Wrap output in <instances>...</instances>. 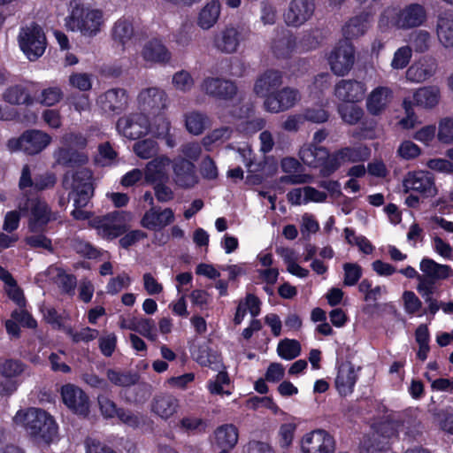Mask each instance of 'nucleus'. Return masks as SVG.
Returning <instances> with one entry per match:
<instances>
[{
    "mask_svg": "<svg viewBox=\"0 0 453 453\" xmlns=\"http://www.w3.org/2000/svg\"><path fill=\"white\" fill-rule=\"evenodd\" d=\"M301 160L313 168H319L323 176H328L332 173L326 172L331 155L325 147L313 143L304 144L299 151Z\"/></svg>",
    "mask_w": 453,
    "mask_h": 453,
    "instance_id": "nucleus-19",
    "label": "nucleus"
},
{
    "mask_svg": "<svg viewBox=\"0 0 453 453\" xmlns=\"http://www.w3.org/2000/svg\"><path fill=\"white\" fill-rule=\"evenodd\" d=\"M107 22L105 12L90 4L71 2L65 27L68 31L92 39L101 34Z\"/></svg>",
    "mask_w": 453,
    "mask_h": 453,
    "instance_id": "nucleus-1",
    "label": "nucleus"
},
{
    "mask_svg": "<svg viewBox=\"0 0 453 453\" xmlns=\"http://www.w3.org/2000/svg\"><path fill=\"white\" fill-rule=\"evenodd\" d=\"M232 132V129L227 127L216 128L203 138V146L210 151L227 141L231 137Z\"/></svg>",
    "mask_w": 453,
    "mask_h": 453,
    "instance_id": "nucleus-48",
    "label": "nucleus"
},
{
    "mask_svg": "<svg viewBox=\"0 0 453 453\" xmlns=\"http://www.w3.org/2000/svg\"><path fill=\"white\" fill-rule=\"evenodd\" d=\"M296 430V424L294 422H287L280 426L278 432V441L282 449H288L294 440Z\"/></svg>",
    "mask_w": 453,
    "mask_h": 453,
    "instance_id": "nucleus-59",
    "label": "nucleus"
},
{
    "mask_svg": "<svg viewBox=\"0 0 453 453\" xmlns=\"http://www.w3.org/2000/svg\"><path fill=\"white\" fill-rule=\"evenodd\" d=\"M437 71V62L431 57H423L414 62L406 72V78L415 83H421L433 77Z\"/></svg>",
    "mask_w": 453,
    "mask_h": 453,
    "instance_id": "nucleus-34",
    "label": "nucleus"
},
{
    "mask_svg": "<svg viewBox=\"0 0 453 453\" xmlns=\"http://www.w3.org/2000/svg\"><path fill=\"white\" fill-rule=\"evenodd\" d=\"M419 269L427 278L433 280H446L452 273L449 265L439 264L428 257L421 260Z\"/></svg>",
    "mask_w": 453,
    "mask_h": 453,
    "instance_id": "nucleus-44",
    "label": "nucleus"
},
{
    "mask_svg": "<svg viewBox=\"0 0 453 453\" xmlns=\"http://www.w3.org/2000/svg\"><path fill=\"white\" fill-rule=\"evenodd\" d=\"M173 180L183 188H190L198 182L195 165L184 157H178L173 163Z\"/></svg>",
    "mask_w": 453,
    "mask_h": 453,
    "instance_id": "nucleus-25",
    "label": "nucleus"
},
{
    "mask_svg": "<svg viewBox=\"0 0 453 453\" xmlns=\"http://www.w3.org/2000/svg\"><path fill=\"white\" fill-rule=\"evenodd\" d=\"M434 31L444 49L453 48V11H445L437 16Z\"/></svg>",
    "mask_w": 453,
    "mask_h": 453,
    "instance_id": "nucleus-35",
    "label": "nucleus"
},
{
    "mask_svg": "<svg viewBox=\"0 0 453 453\" xmlns=\"http://www.w3.org/2000/svg\"><path fill=\"white\" fill-rule=\"evenodd\" d=\"M412 56V50L410 46H402L398 48L393 56L391 60V67L395 70H401L405 68Z\"/></svg>",
    "mask_w": 453,
    "mask_h": 453,
    "instance_id": "nucleus-60",
    "label": "nucleus"
},
{
    "mask_svg": "<svg viewBox=\"0 0 453 453\" xmlns=\"http://www.w3.org/2000/svg\"><path fill=\"white\" fill-rule=\"evenodd\" d=\"M12 421L16 426L24 427L35 439L46 443L52 441L58 434V426L53 418L41 409L19 410Z\"/></svg>",
    "mask_w": 453,
    "mask_h": 453,
    "instance_id": "nucleus-3",
    "label": "nucleus"
},
{
    "mask_svg": "<svg viewBox=\"0 0 453 453\" xmlns=\"http://www.w3.org/2000/svg\"><path fill=\"white\" fill-rule=\"evenodd\" d=\"M393 100V91L388 87L373 88L366 97V110L372 116L382 114Z\"/></svg>",
    "mask_w": 453,
    "mask_h": 453,
    "instance_id": "nucleus-32",
    "label": "nucleus"
},
{
    "mask_svg": "<svg viewBox=\"0 0 453 453\" xmlns=\"http://www.w3.org/2000/svg\"><path fill=\"white\" fill-rule=\"evenodd\" d=\"M344 235L348 243L351 245H357L359 250L362 251L363 253L371 254L372 252L373 247L368 241V239L365 238V236L356 235L355 232L348 227L344 229Z\"/></svg>",
    "mask_w": 453,
    "mask_h": 453,
    "instance_id": "nucleus-62",
    "label": "nucleus"
},
{
    "mask_svg": "<svg viewBox=\"0 0 453 453\" xmlns=\"http://www.w3.org/2000/svg\"><path fill=\"white\" fill-rule=\"evenodd\" d=\"M71 88L80 91H88L92 88V75L87 73H73L68 78Z\"/></svg>",
    "mask_w": 453,
    "mask_h": 453,
    "instance_id": "nucleus-61",
    "label": "nucleus"
},
{
    "mask_svg": "<svg viewBox=\"0 0 453 453\" xmlns=\"http://www.w3.org/2000/svg\"><path fill=\"white\" fill-rule=\"evenodd\" d=\"M217 444L222 449H233L238 441V431L234 425H223L215 431Z\"/></svg>",
    "mask_w": 453,
    "mask_h": 453,
    "instance_id": "nucleus-47",
    "label": "nucleus"
},
{
    "mask_svg": "<svg viewBox=\"0 0 453 453\" xmlns=\"http://www.w3.org/2000/svg\"><path fill=\"white\" fill-rule=\"evenodd\" d=\"M335 449L334 436L324 429L306 433L300 441L302 453H334Z\"/></svg>",
    "mask_w": 453,
    "mask_h": 453,
    "instance_id": "nucleus-11",
    "label": "nucleus"
},
{
    "mask_svg": "<svg viewBox=\"0 0 453 453\" xmlns=\"http://www.w3.org/2000/svg\"><path fill=\"white\" fill-rule=\"evenodd\" d=\"M158 150V143L150 138L141 140L134 144V153L143 159L153 157L157 154Z\"/></svg>",
    "mask_w": 453,
    "mask_h": 453,
    "instance_id": "nucleus-50",
    "label": "nucleus"
},
{
    "mask_svg": "<svg viewBox=\"0 0 453 453\" xmlns=\"http://www.w3.org/2000/svg\"><path fill=\"white\" fill-rule=\"evenodd\" d=\"M191 355L194 360L202 366L210 367L215 371L219 370L222 366L220 357L207 342L194 346Z\"/></svg>",
    "mask_w": 453,
    "mask_h": 453,
    "instance_id": "nucleus-40",
    "label": "nucleus"
},
{
    "mask_svg": "<svg viewBox=\"0 0 453 453\" xmlns=\"http://www.w3.org/2000/svg\"><path fill=\"white\" fill-rule=\"evenodd\" d=\"M48 277L50 280L56 283L63 292H73L76 286V279L70 274H66L61 268L51 265L45 273L37 275V281H43V278Z\"/></svg>",
    "mask_w": 453,
    "mask_h": 453,
    "instance_id": "nucleus-41",
    "label": "nucleus"
},
{
    "mask_svg": "<svg viewBox=\"0 0 453 453\" xmlns=\"http://www.w3.org/2000/svg\"><path fill=\"white\" fill-rule=\"evenodd\" d=\"M173 161L166 155H159L150 161L144 170L145 180L148 183H165L169 178V169Z\"/></svg>",
    "mask_w": 453,
    "mask_h": 453,
    "instance_id": "nucleus-29",
    "label": "nucleus"
},
{
    "mask_svg": "<svg viewBox=\"0 0 453 453\" xmlns=\"http://www.w3.org/2000/svg\"><path fill=\"white\" fill-rule=\"evenodd\" d=\"M301 100V93L292 87L277 89L264 100L263 105L266 111L279 113L293 108Z\"/></svg>",
    "mask_w": 453,
    "mask_h": 453,
    "instance_id": "nucleus-13",
    "label": "nucleus"
},
{
    "mask_svg": "<svg viewBox=\"0 0 453 453\" xmlns=\"http://www.w3.org/2000/svg\"><path fill=\"white\" fill-rule=\"evenodd\" d=\"M368 157L369 150L366 147L343 148L331 155L326 172L333 173L343 163L363 161Z\"/></svg>",
    "mask_w": 453,
    "mask_h": 453,
    "instance_id": "nucleus-30",
    "label": "nucleus"
},
{
    "mask_svg": "<svg viewBox=\"0 0 453 453\" xmlns=\"http://www.w3.org/2000/svg\"><path fill=\"white\" fill-rule=\"evenodd\" d=\"M64 331L68 334L72 341L75 343L78 342H89L98 336V331L90 327H82L80 331H73L70 326L65 327Z\"/></svg>",
    "mask_w": 453,
    "mask_h": 453,
    "instance_id": "nucleus-57",
    "label": "nucleus"
},
{
    "mask_svg": "<svg viewBox=\"0 0 453 453\" xmlns=\"http://www.w3.org/2000/svg\"><path fill=\"white\" fill-rule=\"evenodd\" d=\"M368 15H360L350 19L343 27L342 33L345 41L364 35L370 27Z\"/></svg>",
    "mask_w": 453,
    "mask_h": 453,
    "instance_id": "nucleus-46",
    "label": "nucleus"
},
{
    "mask_svg": "<svg viewBox=\"0 0 453 453\" xmlns=\"http://www.w3.org/2000/svg\"><path fill=\"white\" fill-rule=\"evenodd\" d=\"M432 42L431 34L427 30H415L410 35V43L411 50L416 52H426L430 49Z\"/></svg>",
    "mask_w": 453,
    "mask_h": 453,
    "instance_id": "nucleus-49",
    "label": "nucleus"
},
{
    "mask_svg": "<svg viewBox=\"0 0 453 453\" xmlns=\"http://www.w3.org/2000/svg\"><path fill=\"white\" fill-rule=\"evenodd\" d=\"M19 44L30 61H35L43 55L47 46L46 36L42 27L31 24L19 31Z\"/></svg>",
    "mask_w": 453,
    "mask_h": 453,
    "instance_id": "nucleus-7",
    "label": "nucleus"
},
{
    "mask_svg": "<svg viewBox=\"0 0 453 453\" xmlns=\"http://www.w3.org/2000/svg\"><path fill=\"white\" fill-rule=\"evenodd\" d=\"M366 85L357 80H341L334 87V96L342 102L357 103L364 99Z\"/></svg>",
    "mask_w": 453,
    "mask_h": 453,
    "instance_id": "nucleus-23",
    "label": "nucleus"
},
{
    "mask_svg": "<svg viewBox=\"0 0 453 453\" xmlns=\"http://www.w3.org/2000/svg\"><path fill=\"white\" fill-rule=\"evenodd\" d=\"M87 145V139L81 133L67 132L60 138V146L53 152L58 165L75 167L88 162V156L80 151Z\"/></svg>",
    "mask_w": 453,
    "mask_h": 453,
    "instance_id": "nucleus-5",
    "label": "nucleus"
},
{
    "mask_svg": "<svg viewBox=\"0 0 453 453\" xmlns=\"http://www.w3.org/2000/svg\"><path fill=\"white\" fill-rule=\"evenodd\" d=\"M35 88L33 84H16L8 87L2 94L4 102L12 105H32L36 98L34 96Z\"/></svg>",
    "mask_w": 453,
    "mask_h": 453,
    "instance_id": "nucleus-27",
    "label": "nucleus"
},
{
    "mask_svg": "<svg viewBox=\"0 0 453 453\" xmlns=\"http://www.w3.org/2000/svg\"><path fill=\"white\" fill-rule=\"evenodd\" d=\"M98 403L101 412L105 418H113L117 416L123 423L130 426H139L140 419L136 415L130 411L118 410L115 403L106 396H99Z\"/></svg>",
    "mask_w": 453,
    "mask_h": 453,
    "instance_id": "nucleus-39",
    "label": "nucleus"
},
{
    "mask_svg": "<svg viewBox=\"0 0 453 453\" xmlns=\"http://www.w3.org/2000/svg\"><path fill=\"white\" fill-rule=\"evenodd\" d=\"M91 179L92 173L87 168H81L75 173L68 172L65 175L64 185L66 188L72 189V198L76 207L72 214L76 219H85L88 217V211L81 208L88 204L93 196Z\"/></svg>",
    "mask_w": 453,
    "mask_h": 453,
    "instance_id": "nucleus-4",
    "label": "nucleus"
},
{
    "mask_svg": "<svg viewBox=\"0 0 453 453\" xmlns=\"http://www.w3.org/2000/svg\"><path fill=\"white\" fill-rule=\"evenodd\" d=\"M132 219V214L127 211H116L104 217H96L90 220L98 235L104 239H115L127 228V223Z\"/></svg>",
    "mask_w": 453,
    "mask_h": 453,
    "instance_id": "nucleus-8",
    "label": "nucleus"
},
{
    "mask_svg": "<svg viewBox=\"0 0 453 453\" xmlns=\"http://www.w3.org/2000/svg\"><path fill=\"white\" fill-rule=\"evenodd\" d=\"M230 383V379L226 372L219 371L214 380L208 382V390L214 395H231V391L226 388Z\"/></svg>",
    "mask_w": 453,
    "mask_h": 453,
    "instance_id": "nucleus-53",
    "label": "nucleus"
},
{
    "mask_svg": "<svg viewBox=\"0 0 453 453\" xmlns=\"http://www.w3.org/2000/svg\"><path fill=\"white\" fill-rule=\"evenodd\" d=\"M187 131L194 135L201 134L211 125L210 118L202 111H190L184 114Z\"/></svg>",
    "mask_w": 453,
    "mask_h": 453,
    "instance_id": "nucleus-45",
    "label": "nucleus"
},
{
    "mask_svg": "<svg viewBox=\"0 0 453 453\" xmlns=\"http://www.w3.org/2000/svg\"><path fill=\"white\" fill-rule=\"evenodd\" d=\"M247 31L240 26L225 27L214 39V46L220 52L232 54L237 51L242 41L246 38Z\"/></svg>",
    "mask_w": 453,
    "mask_h": 453,
    "instance_id": "nucleus-15",
    "label": "nucleus"
},
{
    "mask_svg": "<svg viewBox=\"0 0 453 453\" xmlns=\"http://www.w3.org/2000/svg\"><path fill=\"white\" fill-rule=\"evenodd\" d=\"M221 12V4L218 0L207 2L199 11L197 26L203 30H209L218 22Z\"/></svg>",
    "mask_w": 453,
    "mask_h": 453,
    "instance_id": "nucleus-42",
    "label": "nucleus"
},
{
    "mask_svg": "<svg viewBox=\"0 0 453 453\" xmlns=\"http://www.w3.org/2000/svg\"><path fill=\"white\" fill-rule=\"evenodd\" d=\"M128 98L124 89L113 88L101 95L97 104L106 113L119 114L127 106Z\"/></svg>",
    "mask_w": 453,
    "mask_h": 453,
    "instance_id": "nucleus-31",
    "label": "nucleus"
},
{
    "mask_svg": "<svg viewBox=\"0 0 453 453\" xmlns=\"http://www.w3.org/2000/svg\"><path fill=\"white\" fill-rule=\"evenodd\" d=\"M437 139L443 144H453V118L445 117L439 120Z\"/></svg>",
    "mask_w": 453,
    "mask_h": 453,
    "instance_id": "nucleus-54",
    "label": "nucleus"
},
{
    "mask_svg": "<svg viewBox=\"0 0 453 453\" xmlns=\"http://www.w3.org/2000/svg\"><path fill=\"white\" fill-rule=\"evenodd\" d=\"M358 378V368H356L351 363H342L338 367L337 376L335 378V387L342 395H349Z\"/></svg>",
    "mask_w": 453,
    "mask_h": 453,
    "instance_id": "nucleus-36",
    "label": "nucleus"
},
{
    "mask_svg": "<svg viewBox=\"0 0 453 453\" xmlns=\"http://www.w3.org/2000/svg\"><path fill=\"white\" fill-rule=\"evenodd\" d=\"M64 403L80 415H86L88 411V399L87 395L77 386L66 384L61 388Z\"/></svg>",
    "mask_w": 453,
    "mask_h": 453,
    "instance_id": "nucleus-28",
    "label": "nucleus"
},
{
    "mask_svg": "<svg viewBox=\"0 0 453 453\" xmlns=\"http://www.w3.org/2000/svg\"><path fill=\"white\" fill-rule=\"evenodd\" d=\"M174 219L175 216L172 209L151 207L142 217L140 225L150 231L158 232L172 224Z\"/></svg>",
    "mask_w": 453,
    "mask_h": 453,
    "instance_id": "nucleus-20",
    "label": "nucleus"
},
{
    "mask_svg": "<svg viewBox=\"0 0 453 453\" xmlns=\"http://www.w3.org/2000/svg\"><path fill=\"white\" fill-rule=\"evenodd\" d=\"M63 96V91L59 87H49L41 91L35 101L45 106H53L61 101Z\"/></svg>",
    "mask_w": 453,
    "mask_h": 453,
    "instance_id": "nucleus-56",
    "label": "nucleus"
},
{
    "mask_svg": "<svg viewBox=\"0 0 453 453\" xmlns=\"http://www.w3.org/2000/svg\"><path fill=\"white\" fill-rule=\"evenodd\" d=\"M51 136L44 131L29 129L23 132L18 138L8 142V148L20 150L27 155H36L45 150L51 142Z\"/></svg>",
    "mask_w": 453,
    "mask_h": 453,
    "instance_id": "nucleus-9",
    "label": "nucleus"
},
{
    "mask_svg": "<svg viewBox=\"0 0 453 453\" xmlns=\"http://www.w3.org/2000/svg\"><path fill=\"white\" fill-rule=\"evenodd\" d=\"M296 41L291 36H284L273 44V51L277 58H287L294 50Z\"/></svg>",
    "mask_w": 453,
    "mask_h": 453,
    "instance_id": "nucleus-63",
    "label": "nucleus"
},
{
    "mask_svg": "<svg viewBox=\"0 0 453 453\" xmlns=\"http://www.w3.org/2000/svg\"><path fill=\"white\" fill-rule=\"evenodd\" d=\"M441 98V88L436 85L418 88L413 93L414 104L425 110L435 108L440 104Z\"/></svg>",
    "mask_w": 453,
    "mask_h": 453,
    "instance_id": "nucleus-38",
    "label": "nucleus"
},
{
    "mask_svg": "<svg viewBox=\"0 0 453 453\" xmlns=\"http://www.w3.org/2000/svg\"><path fill=\"white\" fill-rule=\"evenodd\" d=\"M199 88L204 95L223 101L232 100L237 94V87L234 81L219 77H205Z\"/></svg>",
    "mask_w": 453,
    "mask_h": 453,
    "instance_id": "nucleus-14",
    "label": "nucleus"
},
{
    "mask_svg": "<svg viewBox=\"0 0 453 453\" xmlns=\"http://www.w3.org/2000/svg\"><path fill=\"white\" fill-rule=\"evenodd\" d=\"M282 73L276 70H266L261 73L254 83L253 91L264 100L273 94L282 84Z\"/></svg>",
    "mask_w": 453,
    "mask_h": 453,
    "instance_id": "nucleus-33",
    "label": "nucleus"
},
{
    "mask_svg": "<svg viewBox=\"0 0 453 453\" xmlns=\"http://www.w3.org/2000/svg\"><path fill=\"white\" fill-rule=\"evenodd\" d=\"M26 365L13 359H6L0 363V373L7 381L2 382L0 385V394L11 395L18 388L19 383L16 380L23 372H25Z\"/></svg>",
    "mask_w": 453,
    "mask_h": 453,
    "instance_id": "nucleus-21",
    "label": "nucleus"
},
{
    "mask_svg": "<svg viewBox=\"0 0 453 453\" xmlns=\"http://www.w3.org/2000/svg\"><path fill=\"white\" fill-rule=\"evenodd\" d=\"M139 108L143 111L159 112L167 106V94L158 88L142 89L137 97Z\"/></svg>",
    "mask_w": 453,
    "mask_h": 453,
    "instance_id": "nucleus-22",
    "label": "nucleus"
},
{
    "mask_svg": "<svg viewBox=\"0 0 453 453\" xmlns=\"http://www.w3.org/2000/svg\"><path fill=\"white\" fill-rule=\"evenodd\" d=\"M24 242L33 249H43L49 251L53 250L51 240L44 234V232H38L36 234L28 232Z\"/></svg>",
    "mask_w": 453,
    "mask_h": 453,
    "instance_id": "nucleus-58",
    "label": "nucleus"
},
{
    "mask_svg": "<svg viewBox=\"0 0 453 453\" xmlns=\"http://www.w3.org/2000/svg\"><path fill=\"white\" fill-rule=\"evenodd\" d=\"M403 432L404 426L396 422L383 423L380 430L373 431L371 434L363 437L360 442L361 453H372L374 451L384 450L388 445V441L391 437Z\"/></svg>",
    "mask_w": 453,
    "mask_h": 453,
    "instance_id": "nucleus-10",
    "label": "nucleus"
},
{
    "mask_svg": "<svg viewBox=\"0 0 453 453\" xmlns=\"http://www.w3.org/2000/svg\"><path fill=\"white\" fill-rule=\"evenodd\" d=\"M278 355L286 360H292L301 352V345L296 340L284 339L277 347Z\"/></svg>",
    "mask_w": 453,
    "mask_h": 453,
    "instance_id": "nucleus-52",
    "label": "nucleus"
},
{
    "mask_svg": "<svg viewBox=\"0 0 453 453\" xmlns=\"http://www.w3.org/2000/svg\"><path fill=\"white\" fill-rule=\"evenodd\" d=\"M111 37L113 46L121 50L131 47L134 39L133 22L126 18H120L111 27Z\"/></svg>",
    "mask_w": 453,
    "mask_h": 453,
    "instance_id": "nucleus-26",
    "label": "nucleus"
},
{
    "mask_svg": "<svg viewBox=\"0 0 453 453\" xmlns=\"http://www.w3.org/2000/svg\"><path fill=\"white\" fill-rule=\"evenodd\" d=\"M172 85L174 89L182 93H188L194 88L195 80L189 72L186 70H180L173 75Z\"/></svg>",
    "mask_w": 453,
    "mask_h": 453,
    "instance_id": "nucleus-51",
    "label": "nucleus"
},
{
    "mask_svg": "<svg viewBox=\"0 0 453 453\" xmlns=\"http://www.w3.org/2000/svg\"><path fill=\"white\" fill-rule=\"evenodd\" d=\"M171 122L165 114H157L150 122L149 132L158 139L165 142L168 148H174L177 145L176 136L171 132Z\"/></svg>",
    "mask_w": 453,
    "mask_h": 453,
    "instance_id": "nucleus-37",
    "label": "nucleus"
},
{
    "mask_svg": "<svg viewBox=\"0 0 453 453\" xmlns=\"http://www.w3.org/2000/svg\"><path fill=\"white\" fill-rule=\"evenodd\" d=\"M405 192L415 191L425 196H432L436 193L434 178L426 171H414L406 174L403 180Z\"/></svg>",
    "mask_w": 453,
    "mask_h": 453,
    "instance_id": "nucleus-18",
    "label": "nucleus"
},
{
    "mask_svg": "<svg viewBox=\"0 0 453 453\" xmlns=\"http://www.w3.org/2000/svg\"><path fill=\"white\" fill-rule=\"evenodd\" d=\"M140 54L143 61L150 65H165L172 59L171 51L162 40L158 38H152L147 41L143 44Z\"/></svg>",
    "mask_w": 453,
    "mask_h": 453,
    "instance_id": "nucleus-24",
    "label": "nucleus"
},
{
    "mask_svg": "<svg viewBox=\"0 0 453 453\" xmlns=\"http://www.w3.org/2000/svg\"><path fill=\"white\" fill-rule=\"evenodd\" d=\"M339 114L344 122L354 125L357 123L364 115V111L357 105H341L338 108Z\"/></svg>",
    "mask_w": 453,
    "mask_h": 453,
    "instance_id": "nucleus-64",
    "label": "nucleus"
},
{
    "mask_svg": "<svg viewBox=\"0 0 453 453\" xmlns=\"http://www.w3.org/2000/svg\"><path fill=\"white\" fill-rule=\"evenodd\" d=\"M314 11V0H291L284 13V20L288 26L298 27L311 19Z\"/></svg>",
    "mask_w": 453,
    "mask_h": 453,
    "instance_id": "nucleus-16",
    "label": "nucleus"
},
{
    "mask_svg": "<svg viewBox=\"0 0 453 453\" xmlns=\"http://www.w3.org/2000/svg\"><path fill=\"white\" fill-rule=\"evenodd\" d=\"M428 14L426 7L418 3L401 5H390L380 13L378 27L387 32L391 28L408 30L425 25Z\"/></svg>",
    "mask_w": 453,
    "mask_h": 453,
    "instance_id": "nucleus-2",
    "label": "nucleus"
},
{
    "mask_svg": "<svg viewBox=\"0 0 453 453\" xmlns=\"http://www.w3.org/2000/svg\"><path fill=\"white\" fill-rule=\"evenodd\" d=\"M150 121L142 113H135L120 118L117 122L118 132L130 139L135 140L149 132Z\"/></svg>",
    "mask_w": 453,
    "mask_h": 453,
    "instance_id": "nucleus-17",
    "label": "nucleus"
},
{
    "mask_svg": "<svg viewBox=\"0 0 453 453\" xmlns=\"http://www.w3.org/2000/svg\"><path fill=\"white\" fill-rule=\"evenodd\" d=\"M328 63L332 72L343 76L352 69L355 63V50L351 42L341 41L328 56Z\"/></svg>",
    "mask_w": 453,
    "mask_h": 453,
    "instance_id": "nucleus-12",
    "label": "nucleus"
},
{
    "mask_svg": "<svg viewBox=\"0 0 453 453\" xmlns=\"http://www.w3.org/2000/svg\"><path fill=\"white\" fill-rule=\"evenodd\" d=\"M18 208L27 216V229L31 234L45 232L48 224L58 219V213L39 198L22 197L18 202Z\"/></svg>",
    "mask_w": 453,
    "mask_h": 453,
    "instance_id": "nucleus-6",
    "label": "nucleus"
},
{
    "mask_svg": "<svg viewBox=\"0 0 453 453\" xmlns=\"http://www.w3.org/2000/svg\"><path fill=\"white\" fill-rule=\"evenodd\" d=\"M422 154V149L411 140H403L400 142L396 155L404 160H411Z\"/></svg>",
    "mask_w": 453,
    "mask_h": 453,
    "instance_id": "nucleus-55",
    "label": "nucleus"
},
{
    "mask_svg": "<svg viewBox=\"0 0 453 453\" xmlns=\"http://www.w3.org/2000/svg\"><path fill=\"white\" fill-rule=\"evenodd\" d=\"M179 409V400L172 395H157L151 402V411L161 418L167 419Z\"/></svg>",
    "mask_w": 453,
    "mask_h": 453,
    "instance_id": "nucleus-43",
    "label": "nucleus"
}]
</instances>
